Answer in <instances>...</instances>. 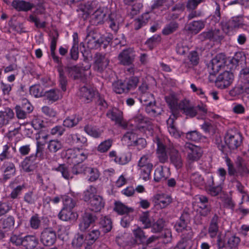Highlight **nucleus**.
I'll return each instance as SVG.
<instances>
[{
    "instance_id": "6e6d98bb",
    "label": "nucleus",
    "mask_w": 249,
    "mask_h": 249,
    "mask_svg": "<svg viewBox=\"0 0 249 249\" xmlns=\"http://www.w3.org/2000/svg\"><path fill=\"white\" fill-rule=\"evenodd\" d=\"M157 204L160 205L161 209L164 208L172 202V198L168 195H159L158 196Z\"/></svg>"
},
{
    "instance_id": "c9c22d12",
    "label": "nucleus",
    "mask_w": 249,
    "mask_h": 249,
    "mask_svg": "<svg viewBox=\"0 0 249 249\" xmlns=\"http://www.w3.org/2000/svg\"><path fill=\"white\" fill-rule=\"evenodd\" d=\"M36 151L35 154H32L30 156L34 157V159L36 160L37 159L38 160H42L48 158V156L44 151V148L43 144L39 141H37L36 143Z\"/></svg>"
},
{
    "instance_id": "2f4dec72",
    "label": "nucleus",
    "mask_w": 249,
    "mask_h": 249,
    "mask_svg": "<svg viewBox=\"0 0 249 249\" xmlns=\"http://www.w3.org/2000/svg\"><path fill=\"white\" fill-rule=\"evenodd\" d=\"M176 119L173 116H170L167 121V125L170 134L176 138H178L180 137V135L179 131L177 129L175 124V120Z\"/></svg>"
},
{
    "instance_id": "39448f33",
    "label": "nucleus",
    "mask_w": 249,
    "mask_h": 249,
    "mask_svg": "<svg viewBox=\"0 0 249 249\" xmlns=\"http://www.w3.org/2000/svg\"><path fill=\"white\" fill-rule=\"evenodd\" d=\"M168 155L170 164L173 165L177 170L183 167L184 160L181 154L175 147H172L168 149Z\"/></svg>"
},
{
    "instance_id": "052dcab7",
    "label": "nucleus",
    "mask_w": 249,
    "mask_h": 249,
    "mask_svg": "<svg viewBox=\"0 0 249 249\" xmlns=\"http://www.w3.org/2000/svg\"><path fill=\"white\" fill-rule=\"evenodd\" d=\"M59 72V82L60 87L63 91L66 90L68 80L64 71L62 68L58 69Z\"/></svg>"
},
{
    "instance_id": "69168bd1",
    "label": "nucleus",
    "mask_w": 249,
    "mask_h": 249,
    "mask_svg": "<svg viewBox=\"0 0 249 249\" xmlns=\"http://www.w3.org/2000/svg\"><path fill=\"white\" fill-rule=\"evenodd\" d=\"M191 238H188L185 235L182 236L181 240L177 243L174 249H186L190 245Z\"/></svg>"
},
{
    "instance_id": "7ed1b4c3",
    "label": "nucleus",
    "mask_w": 249,
    "mask_h": 249,
    "mask_svg": "<svg viewBox=\"0 0 249 249\" xmlns=\"http://www.w3.org/2000/svg\"><path fill=\"white\" fill-rule=\"evenodd\" d=\"M225 142L230 149H236L242 144V135L235 130H229L225 136Z\"/></svg>"
},
{
    "instance_id": "e2e57ef3",
    "label": "nucleus",
    "mask_w": 249,
    "mask_h": 249,
    "mask_svg": "<svg viewBox=\"0 0 249 249\" xmlns=\"http://www.w3.org/2000/svg\"><path fill=\"white\" fill-rule=\"evenodd\" d=\"M44 95L47 100L52 102L58 100L60 97L59 91L56 89H51L46 91Z\"/></svg>"
},
{
    "instance_id": "4d7b16f0",
    "label": "nucleus",
    "mask_w": 249,
    "mask_h": 249,
    "mask_svg": "<svg viewBox=\"0 0 249 249\" xmlns=\"http://www.w3.org/2000/svg\"><path fill=\"white\" fill-rule=\"evenodd\" d=\"M80 121L79 118L77 116H72L66 118L63 123V125L68 128H71L76 125Z\"/></svg>"
},
{
    "instance_id": "79ce46f5",
    "label": "nucleus",
    "mask_w": 249,
    "mask_h": 249,
    "mask_svg": "<svg viewBox=\"0 0 249 249\" xmlns=\"http://www.w3.org/2000/svg\"><path fill=\"white\" fill-rule=\"evenodd\" d=\"M149 18L150 16L148 13H145L142 14L141 17L135 20L134 24V29L137 30L145 25L147 23Z\"/></svg>"
},
{
    "instance_id": "bf43d9fd",
    "label": "nucleus",
    "mask_w": 249,
    "mask_h": 249,
    "mask_svg": "<svg viewBox=\"0 0 249 249\" xmlns=\"http://www.w3.org/2000/svg\"><path fill=\"white\" fill-rule=\"evenodd\" d=\"M178 27V24L175 21L170 22L166 24L162 31V33L164 35H169L175 32Z\"/></svg>"
},
{
    "instance_id": "412c9836",
    "label": "nucleus",
    "mask_w": 249,
    "mask_h": 249,
    "mask_svg": "<svg viewBox=\"0 0 249 249\" xmlns=\"http://www.w3.org/2000/svg\"><path fill=\"white\" fill-rule=\"evenodd\" d=\"M134 121L137 124V127L139 129L148 130L151 131L153 129L151 122L147 118L143 117L141 115H138L134 118Z\"/></svg>"
},
{
    "instance_id": "9d476101",
    "label": "nucleus",
    "mask_w": 249,
    "mask_h": 249,
    "mask_svg": "<svg viewBox=\"0 0 249 249\" xmlns=\"http://www.w3.org/2000/svg\"><path fill=\"white\" fill-rule=\"evenodd\" d=\"M220 221V217L216 213L214 214L210 219L207 231L210 238L213 240L218 234L221 233L219 231Z\"/></svg>"
},
{
    "instance_id": "f8f14e48",
    "label": "nucleus",
    "mask_w": 249,
    "mask_h": 249,
    "mask_svg": "<svg viewBox=\"0 0 249 249\" xmlns=\"http://www.w3.org/2000/svg\"><path fill=\"white\" fill-rule=\"evenodd\" d=\"M109 60L105 55L100 53L95 54L94 57L93 69L99 72H103L108 65Z\"/></svg>"
},
{
    "instance_id": "a878e982",
    "label": "nucleus",
    "mask_w": 249,
    "mask_h": 249,
    "mask_svg": "<svg viewBox=\"0 0 249 249\" xmlns=\"http://www.w3.org/2000/svg\"><path fill=\"white\" fill-rule=\"evenodd\" d=\"M12 6L18 11H28L34 7V4L22 0H14Z\"/></svg>"
},
{
    "instance_id": "c03bdc74",
    "label": "nucleus",
    "mask_w": 249,
    "mask_h": 249,
    "mask_svg": "<svg viewBox=\"0 0 249 249\" xmlns=\"http://www.w3.org/2000/svg\"><path fill=\"white\" fill-rule=\"evenodd\" d=\"M97 195L96 188L90 185L84 191L83 193V199L85 201L89 202Z\"/></svg>"
},
{
    "instance_id": "f704fd0d",
    "label": "nucleus",
    "mask_w": 249,
    "mask_h": 249,
    "mask_svg": "<svg viewBox=\"0 0 249 249\" xmlns=\"http://www.w3.org/2000/svg\"><path fill=\"white\" fill-rule=\"evenodd\" d=\"M55 170L60 172L62 176L66 179L69 180L73 178L74 174L72 173V169L65 164L59 165Z\"/></svg>"
},
{
    "instance_id": "f03ea898",
    "label": "nucleus",
    "mask_w": 249,
    "mask_h": 249,
    "mask_svg": "<svg viewBox=\"0 0 249 249\" xmlns=\"http://www.w3.org/2000/svg\"><path fill=\"white\" fill-rule=\"evenodd\" d=\"M189 220V213L186 211H184L180 216L179 220L176 223L174 228L178 232L182 233V236L185 235L188 238H192L193 232L191 228L187 226V223Z\"/></svg>"
},
{
    "instance_id": "cd10ccee",
    "label": "nucleus",
    "mask_w": 249,
    "mask_h": 249,
    "mask_svg": "<svg viewBox=\"0 0 249 249\" xmlns=\"http://www.w3.org/2000/svg\"><path fill=\"white\" fill-rule=\"evenodd\" d=\"M34 157L29 156L26 157L21 162V166L23 170L26 173L33 172L36 168V160Z\"/></svg>"
},
{
    "instance_id": "a18cd8bd",
    "label": "nucleus",
    "mask_w": 249,
    "mask_h": 249,
    "mask_svg": "<svg viewBox=\"0 0 249 249\" xmlns=\"http://www.w3.org/2000/svg\"><path fill=\"white\" fill-rule=\"evenodd\" d=\"M235 164L237 170L241 175H243L249 173V169L242 157L238 156L236 158Z\"/></svg>"
},
{
    "instance_id": "2eb2a0df",
    "label": "nucleus",
    "mask_w": 249,
    "mask_h": 249,
    "mask_svg": "<svg viewBox=\"0 0 249 249\" xmlns=\"http://www.w3.org/2000/svg\"><path fill=\"white\" fill-rule=\"evenodd\" d=\"M198 200L199 213L201 216L206 217L212 211L211 203L205 196H200Z\"/></svg>"
},
{
    "instance_id": "f3484780",
    "label": "nucleus",
    "mask_w": 249,
    "mask_h": 249,
    "mask_svg": "<svg viewBox=\"0 0 249 249\" xmlns=\"http://www.w3.org/2000/svg\"><path fill=\"white\" fill-rule=\"evenodd\" d=\"M88 156L87 151L82 150V148H77L71 151L70 159H71L73 163H80Z\"/></svg>"
},
{
    "instance_id": "ea45409f",
    "label": "nucleus",
    "mask_w": 249,
    "mask_h": 249,
    "mask_svg": "<svg viewBox=\"0 0 249 249\" xmlns=\"http://www.w3.org/2000/svg\"><path fill=\"white\" fill-rule=\"evenodd\" d=\"M29 227L32 230H38L41 226V217L37 213L33 214L29 220Z\"/></svg>"
},
{
    "instance_id": "0e129e2a",
    "label": "nucleus",
    "mask_w": 249,
    "mask_h": 249,
    "mask_svg": "<svg viewBox=\"0 0 249 249\" xmlns=\"http://www.w3.org/2000/svg\"><path fill=\"white\" fill-rule=\"evenodd\" d=\"M240 242V239L239 237L235 235H232L228 238L227 245L230 249H235L238 247Z\"/></svg>"
},
{
    "instance_id": "774afa93",
    "label": "nucleus",
    "mask_w": 249,
    "mask_h": 249,
    "mask_svg": "<svg viewBox=\"0 0 249 249\" xmlns=\"http://www.w3.org/2000/svg\"><path fill=\"white\" fill-rule=\"evenodd\" d=\"M85 131L89 135L97 138L100 137L102 134V132L98 129H96L90 125H86L84 127Z\"/></svg>"
},
{
    "instance_id": "680f3d73",
    "label": "nucleus",
    "mask_w": 249,
    "mask_h": 249,
    "mask_svg": "<svg viewBox=\"0 0 249 249\" xmlns=\"http://www.w3.org/2000/svg\"><path fill=\"white\" fill-rule=\"evenodd\" d=\"M166 176L163 171V166H159L155 170L154 180L156 182H159L162 180H164Z\"/></svg>"
},
{
    "instance_id": "473e14b6",
    "label": "nucleus",
    "mask_w": 249,
    "mask_h": 249,
    "mask_svg": "<svg viewBox=\"0 0 249 249\" xmlns=\"http://www.w3.org/2000/svg\"><path fill=\"white\" fill-rule=\"evenodd\" d=\"M152 155L148 153L143 155L139 160L138 163L139 168H153V165L152 162Z\"/></svg>"
},
{
    "instance_id": "393cba45",
    "label": "nucleus",
    "mask_w": 249,
    "mask_h": 249,
    "mask_svg": "<svg viewBox=\"0 0 249 249\" xmlns=\"http://www.w3.org/2000/svg\"><path fill=\"white\" fill-rule=\"evenodd\" d=\"M210 180L207 181L209 186L207 191L209 194L213 196L218 195L222 191V186L220 184L215 186V184L213 180L212 175L209 176Z\"/></svg>"
},
{
    "instance_id": "6ab92c4d",
    "label": "nucleus",
    "mask_w": 249,
    "mask_h": 249,
    "mask_svg": "<svg viewBox=\"0 0 249 249\" xmlns=\"http://www.w3.org/2000/svg\"><path fill=\"white\" fill-rule=\"evenodd\" d=\"M89 205L92 211L98 212L104 207L105 201L102 196L97 195L89 202Z\"/></svg>"
},
{
    "instance_id": "09e8293b",
    "label": "nucleus",
    "mask_w": 249,
    "mask_h": 249,
    "mask_svg": "<svg viewBox=\"0 0 249 249\" xmlns=\"http://www.w3.org/2000/svg\"><path fill=\"white\" fill-rule=\"evenodd\" d=\"M243 25V19L241 17H233L228 22V28L230 29L239 28Z\"/></svg>"
},
{
    "instance_id": "4468645a",
    "label": "nucleus",
    "mask_w": 249,
    "mask_h": 249,
    "mask_svg": "<svg viewBox=\"0 0 249 249\" xmlns=\"http://www.w3.org/2000/svg\"><path fill=\"white\" fill-rule=\"evenodd\" d=\"M186 148L189 150L186 159L190 163L198 160L202 155V150L198 146L189 144L186 146Z\"/></svg>"
},
{
    "instance_id": "e433bc0d",
    "label": "nucleus",
    "mask_w": 249,
    "mask_h": 249,
    "mask_svg": "<svg viewBox=\"0 0 249 249\" xmlns=\"http://www.w3.org/2000/svg\"><path fill=\"white\" fill-rule=\"evenodd\" d=\"M107 116L111 120L115 121L117 123H121L123 119V112L116 108H113L112 110L108 111Z\"/></svg>"
},
{
    "instance_id": "aec40b11",
    "label": "nucleus",
    "mask_w": 249,
    "mask_h": 249,
    "mask_svg": "<svg viewBox=\"0 0 249 249\" xmlns=\"http://www.w3.org/2000/svg\"><path fill=\"white\" fill-rule=\"evenodd\" d=\"M157 155L159 161L162 163H165L168 160V149L170 147H166L163 144L158 142L157 143Z\"/></svg>"
},
{
    "instance_id": "1a4fd4ad",
    "label": "nucleus",
    "mask_w": 249,
    "mask_h": 249,
    "mask_svg": "<svg viewBox=\"0 0 249 249\" xmlns=\"http://www.w3.org/2000/svg\"><path fill=\"white\" fill-rule=\"evenodd\" d=\"M135 57L134 51L132 48L123 50L118 55L119 63L124 66H129L133 64Z\"/></svg>"
},
{
    "instance_id": "5fc2aeb1",
    "label": "nucleus",
    "mask_w": 249,
    "mask_h": 249,
    "mask_svg": "<svg viewBox=\"0 0 249 249\" xmlns=\"http://www.w3.org/2000/svg\"><path fill=\"white\" fill-rule=\"evenodd\" d=\"M112 143L113 141L110 139L105 140L98 145L97 150L100 153H106L109 150Z\"/></svg>"
},
{
    "instance_id": "37998d69",
    "label": "nucleus",
    "mask_w": 249,
    "mask_h": 249,
    "mask_svg": "<svg viewBox=\"0 0 249 249\" xmlns=\"http://www.w3.org/2000/svg\"><path fill=\"white\" fill-rule=\"evenodd\" d=\"M63 145L62 142L57 140H50L47 143V149L51 153H56L61 149Z\"/></svg>"
},
{
    "instance_id": "f257e3e1",
    "label": "nucleus",
    "mask_w": 249,
    "mask_h": 249,
    "mask_svg": "<svg viewBox=\"0 0 249 249\" xmlns=\"http://www.w3.org/2000/svg\"><path fill=\"white\" fill-rule=\"evenodd\" d=\"M140 100L145 106V111L150 116L156 117L162 113L163 110L156 105L153 94L150 93L142 94L141 96Z\"/></svg>"
},
{
    "instance_id": "b1692460",
    "label": "nucleus",
    "mask_w": 249,
    "mask_h": 249,
    "mask_svg": "<svg viewBox=\"0 0 249 249\" xmlns=\"http://www.w3.org/2000/svg\"><path fill=\"white\" fill-rule=\"evenodd\" d=\"M79 95L83 102L88 103L92 100L94 92L93 89L83 86L80 89Z\"/></svg>"
},
{
    "instance_id": "0eeeda50",
    "label": "nucleus",
    "mask_w": 249,
    "mask_h": 249,
    "mask_svg": "<svg viewBox=\"0 0 249 249\" xmlns=\"http://www.w3.org/2000/svg\"><path fill=\"white\" fill-rule=\"evenodd\" d=\"M90 68V66L89 65L83 67L80 65H76L71 66H68L66 68V69L70 77L74 80H83V76L85 75V74L83 73V71H87L89 70Z\"/></svg>"
},
{
    "instance_id": "49530a36",
    "label": "nucleus",
    "mask_w": 249,
    "mask_h": 249,
    "mask_svg": "<svg viewBox=\"0 0 249 249\" xmlns=\"http://www.w3.org/2000/svg\"><path fill=\"white\" fill-rule=\"evenodd\" d=\"M114 210L119 214L123 215L132 212L133 209L121 202H116L115 203Z\"/></svg>"
},
{
    "instance_id": "6e6552de",
    "label": "nucleus",
    "mask_w": 249,
    "mask_h": 249,
    "mask_svg": "<svg viewBox=\"0 0 249 249\" xmlns=\"http://www.w3.org/2000/svg\"><path fill=\"white\" fill-rule=\"evenodd\" d=\"M101 36L94 31L89 32L87 36L86 41L87 47L89 49H96L100 47L102 43H104Z\"/></svg>"
},
{
    "instance_id": "13d9d810",
    "label": "nucleus",
    "mask_w": 249,
    "mask_h": 249,
    "mask_svg": "<svg viewBox=\"0 0 249 249\" xmlns=\"http://www.w3.org/2000/svg\"><path fill=\"white\" fill-rule=\"evenodd\" d=\"M85 175L89 177V180L92 182L97 180L99 177L98 170L95 168L88 167L86 169Z\"/></svg>"
},
{
    "instance_id": "4c0bfd02",
    "label": "nucleus",
    "mask_w": 249,
    "mask_h": 249,
    "mask_svg": "<svg viewBox=\"0 0 249 249\" xmlns=\"http://www.w3.org/2000/svg\"><path fill=\"white\" fill-rule=\"evenodd\" d=\"M58 35L57 34L55 35H53L51 36V41L50 45L51 54L53 58V60L57 63H59L60 62L59 57L56 55L55 50L56 49V43L58 39Z\"/></svg>"
},
{
    "instance_id": "c756f323",
    "label": "nucleus",
    "mask_w": 249,
    "mask_h": 249,
    "mask_svg": "<svg viewBox=\"0 0 249 249\" xmlns=\"http://www.w3.org/2000/svg\"><path fill=\"white\" fill-rule=\"evenodd\" d=\"M125 137L127 138L130 141H131L133 142V144L137 146L138 149H142L144 148L146 145V142L145 139L142 138H139L135 139V135L131 132H127L125 135Z\"/></svg>"
},
{
    "instance_id": "5701e85b",
    "label": "nucleus",
    "mask_w": 249,
    "mask_h": 249,
    "mask_svg": "<svg viewBox=\"0 0 249 249\" xmlns=\"http://www.w3.org/2000/svg\"><path fill=\"white\" fill-rule=\"evenodd\" d=\"M58 217L61 220L67 221L76 220L78 214L71 209L63 208L58 213Z\"/></svg>"
},
{
    "instance_id": "de8ad7c7",
    "label": "nucleus",
    "mask_w": 249,
    "mask_h": 249,
    "mask_svg": "<svg viewBox=\"0 0 249 249\" xmlns=\"http://www.w3.org/2000/svg\"><path fill=\"white\" fill-rule=\"evenodd\" d=\"M201 128L206 133L213 134L216 129V125L213 121H206L201 125Z\"/></svg>"
},
{
    "instance_id": "a19ab883",
    "label": "nucleus",
    "mask_w": 249,
    "mask_h": 249,
    "mask_svg": "<svg viewBox=\"0 0 249 249\" xmlns=\"http://www.w3.org/2000/svg\"><path fill=\"white\" fill-rule=\"evenodd\" d=\"M113 89L118 94H122L128 91L125 81L118 80L114 82L112 84Z\"/></svg>"
},
{
    "instance_id": "9b49d317",
    "label": "nucleus",
    "mask_w": 249,
    "mask_h": 249,
    "mask_svg": "<svg viewBox=\"0 0 249 249\" xmlns=\"http://www.w3.org/2000/svg\"><path fill=\"white\" fill-rule=\"evenodd\" d=\"M179 112L181 111L186 118H193L197 114V107L192 105L189 101L183 100L180 102Z\"/></svg>"
},
{
    "instance_id": "ddd939ff",
    "label": "nucleus",
    "mask_w": 249,
    "mask_h": 249,
    "mask_svg": "<svg viewBox=\"0 0 249 249\" xmlns=\"http://www.w3.org/2000/svg\"><path fill=\"white\" fill-rule=\"evenodd\" d=\"M226 62V59L224 54L219 53L216 55L212 59L209 66L212 70V73L215 74L218 72L221 68L225 67Z\"/></svg>"
},
{
    "instance_id": "58836bf2",
    "label": "nucleus",
    "mask_w": 249,
    "mask_h": 249,
    "mask_svg": "<svg viewBox=\"0 0 249 249\" xmlns=\"http://www.w3.org/2000/svg\"><path fill=\"white\" fill-rule=\"evenodd\" d=\"M190 180L194 185L200 187L206 184L204 177L198 172H194L190 176Z\"/></svg>"
},
{
    "instance_id": "dca6fc26",
    "label": "nucleus",
    "mask_w": 249,
    "mask_h": 249,
    "mask_svg": "<svg viewBox=\"0 0 249 249\" xmlns=\"http://www.w3.org/2000/svg\"><path fill=\"white\" fill-rule=\"evenodd\" d=\"M97 1H90L86 3H80L77 9V12H82L83 18H87L88 16L97 8Z\"/></svg>"
},
{
    "instance_id": "423d86ee",
    "label": "nucleus",
    "mask_w": 249,
    "mask_h": 249,
    "mask_svg": "<svg viewBox=\"0 0 249 249\" xmlns=\"http://www.w3.org/2000/svg\"><path fill=\"white\" fill-rule=\"evenodd\" d=\"M39 240L44 246H52L56 240V232L52 228H45L41 232Z\"/></svg>"
},
{
    "instance_id": "a211bd4d",
    "label": "nucleus",
    "mask_w": 249,
    "mask_h": 249,
    "mask_svg": "<svg viewBox=\"0 0 249 249\" xmlns=\"http://www.w3.org/2000/svg\"><path fill=\"white\" fill-rule=\"evenodd\" d=\"M165 99L171 109V116L175 119H177L179 116V106L180 105V102L178 103L177 98L173 95L166 97Z\"/></svg>"
},
{
    "instance_id": "4be33fe9",
    "label": "nucleus",
    "mask_w": 249,
    "mask_h": 249,
    "mask_svg": "<svg viewBox=\"0 0 249 249\" xmlns=\"http://www.w3.org/2000/svg\"><path fill=\"white\" fill-rule=\"evenodd\" d=\"M14 113L10 108H6L0 111V128L7 125L9 121L14 117Z\"/></svg>"
},
{
    "instance_id": "8fccbe9b",
    "label": "nucleus",
    "mask_w": 249,
    "mask_h": 249,
    "mask_svg": "<svg viewBox=\"0 0 249 249\" xmlns=\"http://www.w3.org/2000/svg\"><path fill=\"white\" fill-rule=\"evenodd\" d=\"M13 207L12 200L0 202V216L9 213Z\"/></svg>"
},
{
    "instance_id": "864d4df0",
    "label": "nucleus",
    "mask_w": 249,
    "mask_h": 249,
    "mask_svg": "<svg viewBox=\"0 0 249 249\" xmlns=\"http://www.w3.org/2000/svg\"><path fill=\"white\" fill-rule=\"evenodd\" d=\"M100 232L98 230H93L90 231L86 236V240L88 246L93 244L99 238Z\"/></svg>"
},
{
    "instance_id": "72a5a7b5",
    "label": "nucleus",
    "mask_w": 249,
    "mask_h": 249,
    "mask_svg": "<svg viewBox=\"0 0 249 249\" xmlns=\"http://www.w3.org/2000/svg\"><path fill=\"white\" fill-rule=\"evenodd\" d=\"M121 20V17L119 15L111 13L109 16L108 21L109 27L115 32H116L119 29V24Z\"/></svg>"
},
{
    "instance_id": "c85d7f7f",
    "label": "nucleus",
    "mask_w": 249,
    "mask_h": 249,
    "mask_svg": "<svg viewBox=\"0 0 249 249\" xmlns=\"http://www.w3.org/2000/svg\"><path fill=\"white\" fill-rule=\"evenodd\" d=\"M69 139L71 140L73 143L80 146L81 148L85 147L88 145L87 138L80 134H71L70 135Z\"/></svg>"
},
{
    "instance_id": "7c9ffc66",
    "label": "nucleus",
    "mask_w": 249,
    "mask_h": 249,
    "mask_svg": "<svg viewBox=\"0 0 249 249\" xmlns=\"http://www.w3.org/2000/svg\"><path fill=\"white\" fill-rule=\"evenodd\" d=\"M205 27V21L202 20L193 21L188 24L187 29L191 33L196 34Z\"/></svg>"
},
{
    "instance_id": "3c124183",
    "label": "nucleus",
    "mask_w": 249,
    "mask_h": 249,
    "mask_svg": "<svg viewBox=\"0 0 249 249\" xmlns=\"http://www.w3.org/2000/svg\"><path fill=\"white\" fill-rule=\"evenodd\" d=\"M15 224V218L12 215H9L7 217L4 218L1 221V227L5 231H10L13 228Z\"/></svg>"
},
{
    "instance_id": "bb28decb",
    "label": "nucleus",
    "mask_w": 249,
    "mask_h": 249,
    "mask_svg": "<svg viewBox=\"0 0 249 249\" xmlns=\"http://www.w3.org/2000/svg\"><path fill=\"white\" fill-rule=\"evenodd\" d=\"M38 244L37 238L34 235H27L23 238L22 246L26 249H33Z\"/></svg>"
},
{
    "instance_id": "338daca9",
    "label": "nucleus",
    "mask_w": 249,
    "mask_h": 249,
    "mask_svg": "<svg viewBox=\"0 0 249 249\" xmlns=\"http://www.w3.org/2000/svg\"><path fill=\"white\" fill-rule=\"evenodd\" d=\"M62 201L64 206V208L72 210L76 205L75 200L68 196H62Z\"/></svg>"
},
{
    "instance_id": "603ef678",
    "label": "nucleus",
    "mask_w": 249,
    "mask_h": 249,
    "mask_svg": "<svg viewBox=\"0 0 249 249\" xmlns=\"http://www.w3.org/2000/svg\"><path fill=\"white\" fill-rule=\"evenodd\" d=\"M27 20L30 22L34 23L35 26L37 28H44L46 26V22L45 21H41L39 18L35 14L30 15Z\"/></svg>"
},
{
    "instance_id": "20e7f679",
    "label": "nucleus",
    "mask_w": 249,
    "mask_h": 249,
    "mask_svg": "<svg viewBox=\"0 0 249 249\" xmlns=\"http://www.w3.org/2000/svg\"><path fill=\"white\" fill-rule=\"evenodd\" d=\"M233 80V73L230 71H225L217 77L215 85L220 89H225L231 86Z\"/></svg>"
}]
</instances>
